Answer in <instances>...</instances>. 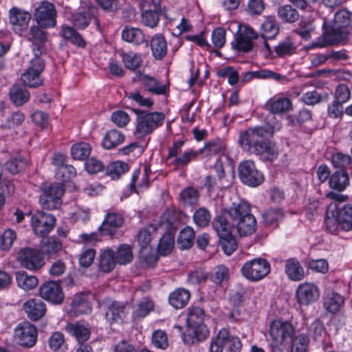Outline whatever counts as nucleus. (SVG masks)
Listing matches in <instances>:
<instances>
[{
	"mask_svg": "<svg viewBox=\"0 0 352 352\" xmlns=\"http://www.w3.org/2000/svg\"><path fill=\"white\" fill-rule=\"evenodd\" d=\"M225 151L226 145L219 139L208 142L203 148L199 150V154H204L206 157L211 155L221 156L225 154Z\"/></svg>",
	"mask_w": 352,
	"mask_h": 352,
	"instance_id": "obj_46",
	"label": "nucleus"
},
{
	"mask_svg": "<svg viewBox=\"0 0 352 352\" xmlns=\"http://www.w3.org/2000/svg\"><path fill=\"white\" fill-rule=\"evenodd\" d=\"M199 154V151L190 149L183 155L170 161V165L173 166L175 170L182 169L186 166L192 160L196 159Z\"/></svg>",
	"mask_w": 352,
	"mask_h": 352,
	"instance_id": "obj_51",
	"label": "nucleus"
},
{
	"mask_svg": "<svg viewBox=\"0 0 352 352\" xmlns=\"http://www.w3.org/2000/svg\"><path fill=\"white\" fill-rule=\"evenodd\" d=\"M61 36L73 45L84 48L86 46V41L82 35L74 28L69 25H62L60 30Z\"/></svg>",
	"mask_w": 352,
	"mask_h": 352,
	"instance_id": "obj_41",
	"label": "nucleus"
},
{
	"mask_svg": "<svg viewBox=\"0 0 352 352\" xmlns=\"http://www.w3.org/2000/svg\"><path fill=\"white\" fill-rule=\"evenodd\" d=\"M280 26L275 16H268L265 18L261 27L262 38H274L279 33Z\"/></svg>",
	"mask_w": 352,
	"mask_h": 352,
	"instance_id": "obj_32",
	"label": "nucleus"
},
{
	"mask_svg": "<svg viewBox=\"0 0 352 352\" xmlns=\"http://www.w3.org/2000/svg\"><path fill=\"white\" fill-rule=\"evenodd\" d=\"M34 16L37 23L45 28H53L56 24V10L54 5L47 1H41L35 9Z\"/></svg>",
	"mask_w": 352,
	"mask_h": 352,
	"instance_id": "obj_15",
	"label": "nucleus"
},
{
	"mask_svg": "<svg viewBox=\"0 0 352 352\" xmlns=\"http://www.w3.org/2000/svg\"><path fill=\"white\" fill-rule=\"evenodd\" d=\"M199 197L197 189L193 187H187L179 193V201L184 206H192L197 204Z\"/></svg>",
	"mask_w": 352,
	"mask_h": 352,
	"instance_id": "obj_54",
	"label": "nucleus"
},
{
	"mask_svg": "<svg viewBox=\"0 0 352 352\" xmlns=\"http://www.w3.org/2000/svg\"><path fill=\"white\" fill-rule=\"evenodd\" d=\"M153 300L148 297H144L134 307L132 313L133 317L134 318H144L153 310Z\"/></svg>",
	"mask_w": 352,
	"mask_h": 352,
	"instance_id": "obj_50",
	"label": "nucleus"
},
{
	"mask_svg": "<svg viewBox=\"0 0 352 352\" xmlns=\"http://www.w3.org/2000/svg\"><path fill=\"white\" fill-rule=\"evenodd\" d=\"M193 221L197 227L205 228L208 226L211 220V214L206 208L197 209L192 216Z\"/></svg>",
	"mask_w": 352,
	"mask_h": 352,
	"instance_id": "obj_62",
	"label": "nucleus"
},
{
	"mask_svg": "<svg viewBox=\"0 0 352 352\" xmlns=\"http://www.w3.org/2000/svg\"><path fill=\"white\" fill-rule=\"evenodd\" d=\"M10 22L16 32L26 30L31 19V14L26 11L17 8L10 10Z\"/></svg>",
	"mask_w": 352,
	"mask_h": 352,
	"instance_id": "obj_23",
	"label": "nucleus"
},
{
	"mask_svg": "<svg viewBox=\"0 0 352 352\" xmlns=\"http://www.w3.org/2000/svg\"><path fill=\"white\" fill-rule=\"evenodd\" d=\"M265 79L271 78L276 81H280L285 77L280 74L268 69H261L256 72H248L243 74L241 82L244 84L252 78Z\"/></svg>",
	"mask_w": 352,
	"mask_h": 352,
	"instance_id": "obj_39",
	"label": "nucleus"
},
{
	"mask_svg": "<svg viewBox=\"0 0 352 352\" xmlns=\"http://www.w3.org/2000/svg\"><path fill=\"white\" fill-rule=\"evenodd\" d=\"M121 36L124 41L132 43L134 45H140L144 43L148 45L145 35L140 28L126 26L122 30Z\"/></svg>",
	"mask_w": 352,
	"mask_h": 352,
	"instance_id": "obj_30",
	"label": "nucleus"
},
{
	"mask_svg": "<svg viewBox=\"0 0 352 352\" xmlns=\"http://www.w3.org/2000/svg\"><path fill=\"white\" fill-rule=\"evenodd\" d=\"M104 317L110 324L122 322L129 313V305L127 301H118L106 298L102 300Z\"/></svg>",
	"mask_w": 352,
	"mask_h": 352,
	"instance_id": "obj_6",
	"label": "nucleus"
},
{
	"mask_svg": "<svg viewBox=\"0 0 352 352\" xmlns=\"http://www.w3.org/2000/svg\"><path fill=\"white\" fill-rule=\"evenodd\" d=\"M120 55L122 57L124 66L127 69L134 71L140 66L142 58L138 54L133 52H120Z\"/></svg>",
	"mask_w": 352,
	"mask_h": 352,
	"instance_id": "obj_59",
	"label": "nucleus"
},
{
	"mask_svg": "<svg viewBox=\"0 0 352 352\" xmlns=\"http://www.w3.org/2000/svg\"><path fill=\"white\" fill-rule=\"evenodd\" d=\"M152 54L157 60H162L167 54V43L162 34L154 35L150 42Z\"/></svg>",
	"mask_w": 352,
	"mask_h": 352,
	"instance_id": "obj_35",
	"label": "nucleus"
},
{
	"mask_svg": "<svg viewBox=\"0 0 352 352\" xmlns=\"http://www.w3.org/2000/svg\"><path fill=\"white\" fill-rule=\"evenodd\" d=\"M124 140V134L118 130L113 129L106 133L102 145L105 149H112L121 144Z\"/></svg>",
	"mask_w": 352,
	"mask_h": 352,
	"instance_id": "obj_43",
	"label": "nucleus"
},
{
	"mask_svg": "<svg viewBox=\"0 0 352 352\" xmlns=\"http://www.w3.org/2000/svg\"><path fill=\"white\" fill-rule=\"evenodd\" d=\"M239 175L241 181L245 185L256 187L263 183L264 177L252 160L242 162L239 166Z\"/></svg>",
	"mask_w": 352,
	"mask_h": 352,
	"instance_id": "obj_12",
	"label": "nucleus"
},
{
	"mask_svg": "<svg viewBox=\"0 0 352 352\" xmlns=\"http://www.w3.org/2000/svg\"><path fill=\"white\" fill-rule=\"evenodd\" d=\"M205 318L204 310L198 306L191 305L187 310L186 323L189 327L195 329V333H197V329L203 332V338H206L208 334L206 327L203 325Z\"/></svg>",
	"mask_w": 352,
	"mask_h": 352,
	"instance_id": "obj_19",
	"label": "nucleus"
},
{
	"mask_svg": "<svg viewBox=\"0 0 352 352\" xmlns=\"http://www.w3.org/2000/svg\"><path fill=\"white\" fill-rule=\"evenodd\" d=\"M23 309L31 320L36 321L45 314L46 305L41 300L33 298L24 303Z\"/></svg>",
	"mask_w": 352,
	"mask_h": 352,
	"instance_id": "obj_27",
	"label": "nucleus"
},
{
	"mask_svg": "<svg viewBox=\"0 0 352 352\" xmlns=\"http://www.w3.org/2000/svg\"><path fill=\"white\" fill-rule=\"evenodd\" d=\"M93 17L91 10L77 12L72 14V21L73 25L78 30H84L89 25Z\"/></svg>",
	"mask_w": 352,
	"mask_h": 352,
	"instance_id": "obj_49",
	"label": "nucleus"
},
{
	"mask_svg": "<svg viewBox=\"0 0 352 352\" xmlns=\"http://www.w3.org/2000/svg\"><path fill=\"white\" fill-rule=\"evenodd\" d=\"M91 147L89 144L84 142L76 143L71 148V155L74 160H84L91 153Z\"/></svg>",
	"mask_w": 352,
	"mask_h": 352,
	"instance_id": "obj_55",
	"label": "nucleus"
},
{
	"mask_svg": "<svg viewBox=\"0 0 352 352\" xmlns=\"http://www.w3.org/2000/svg\"><path fill=\"white\" fill-rule=\"evenodd\" d=\"M351 19L352 13L347 10H338L335 14L333 26L314 41L309 48L326 47L346 41L349 34L347 27Z\"/></svg>",
	"mask_w": 352,
	"mask_h": 352,
	"instance_id": "obj_2",
	"label": "nucleus"
},
{
	"mask_svg": "<svg viewBox=\"0 0 352 352\" xmlns=\"http://www.w3.org/2000/svg\"><path fill=\"white\" fill-rule=\"evenodd\" d=\"M277 16L284 23L293 24L299 20L298 11L292 5L280 6L277 9Z\"/></svg>",
	"mask_w": 352,
	"mask_h": 352,
	"instance_id": "obj_40",
	"label": "nucleus"
},
{
	"mask_svg": "<svg viewBox=\"0 0 352 352\" xmlns=\"http://www.w3.org/2000/svg\"><path fill=\"white\" fill-rule=\"evenodd\" d=\"M190 298V292L184 288H177L168 296V302L171 306L178 309L184 307Z\"/></svg>",
	"mask_w": 352,
	"mask_h": 352,
	"instance_id": "obj_33",
	"label": "nucleus"
},
{
	"mask_svg": "<svg viewBox=\"0 0 352 352\" xmlns=\"http://www.w3.org/2000/svg\"><path fill=\"white\" fill-rule=\"evenodd\" d=\"M332 208L333 204H330L327 209L324 223L327 230L329 232L332 234H336L339 232L340 230H341V227L340 226L338 219L334 214Z\"/></svg>",
	"mask_w": 352,
	"mask_h": 352,
	"instance_id": "obj_58",
	"label": "nucleus"
},
{
	"mask_svg": "<svg viewBox=\"0 0 352 352\" xmlns=\"http://www.w3.org/2000/svg\"><path fill=\"white\" fill-rule=\"evenodd\" d=\"M262 216L266 226L276 227L284 219V212L280 208H270L266 210Z\"/></svg>",
	"mask_w": 352,
	"mask_h": 352,
	"instance_id": "obj_48",
	"label": "nucleus"
},
{
	"mask_svg": "<svg viewBox=\"0 0 352 352\" xmlns=\"http://www.w3.org/2000/svg\"><path fill=\"white\" fill-rule=\"evenodd\" d=\"M124 222V217L121 213L109 211L106 214L98 230L102 236H109L111 238L118 237L122 235L119 229L122 226Z\"/></svg>",
	"mask_w": 352,
	"mask_h": 352,
	"instance_id": "obj_11",
	"label": "nucleus"
},
{
	"mask_svg": "<svg viewBox=\"0 0 352 352\" xmlns=\"http://www.w3.org/2000/svg\"><path fill=\"white\" fill-rule=\"evenodd\" d=\"M332 210L338 219L341 230L350 231L352 230V205L345 204L338 208L336 203L333 202Z\"/></svg>",
	"mask_w": 352,
	"mask_h": 352,
	"instance_id": "obj_24",
	"label": "nucleus"
},
{
	"mask_svg": "<svg viewBox=\"0 0 352 352\" xmlns=\"http://www.w3.org/2000/svg\"><path fill=\"white\" fill-rule=\"evenodd\" d=\"M45 60L40 56H34L30 61L28 69L21 76L25 86L30 88L38 87L43 85V79L41 74L45 69Z\"/></svg>",
	"mask_w": 352,
	"mask_h": 352,
	"instance_id": "obj_9",
	"label": "nucleus"
},
{
	"mask_svg": "<svg viewBox=\"0 0 352 352\" xmlns=\"http://www.w3.org/2000/svg\"><path fill=\"white\" fill-rule=\"evenodd\" d=\"M42 193L39 197V204L43 209L55 210L62 204L61 197L64 190L60 185L45 186L41 188Z\"/></svg>",
	"mask_w": 352,
	"mask_h": 352,
	"instance_id": "obj_10",
	"label": "nucleus"
},
{
	"mask_svg": "<svg viewBox=\"0 0 352 352\" xmlns=\"http://www.w3.org/2000/svg\"><path fill=\"white\" fill-rule=\"evenodd\" d=\"M27 165V160L21 155H18L11 158L5 164L6 169L12 174H16L19 173L23 170Z\"/></svg>",
	"mask_w": 352,
	"mask_h": 352,
	"instance_id": "obj_63",
	"label": "nucleus"
},
{
	"mask_svg": "<svg viewBox=\"0 0 352 352\" xmlns=\"http://www.w3.org/2000/svg\"><path fill=\"white\" fill-rule=\"evenodd\" d=\"M290 342V352H307L309 340L305 334L301 333L294 336Z\"/></svg>",
	"mask_w": 352,
	"mask_h": 352,
	"instance_id": "obj_61",
	"label": "nucleus"
},
{
	"mask_svg": "<svg viewBox=\"0 0 352 352\" xmlns=\"http://www.w3.org/2000/svg\"><path fill=\"white\" fill-rule=\"evenodd\" d=\"M49 345L54 352H66L67 344L65 342L63 333L54 332L49 338Z\"/></svg>",
	"mask_w": 352,
	"mask_h": 352,
	"instance_id": "obj_56",
	"label": "nucleus"
},
{
	"mask_svg": "<svg viewBox=\"0 0 352 352\" xmlns=\"http://www.w3.org/2000/svg\"><path fill=\"white\" fill-rule=\"evenodd\" d=\"M14 336L21 346L31 348L36 342L37 330L36 327L30 322H23L15 328Z\"/></svg>",
	"mask_w": 352,
	"mask_h": 352,
	"instance_id": "obj_17",
	"label": "nucleus"
},
{
	"mask_svg": "<svg viewBox=\"0 0 352 352\" xmlns=\"http://www.w3.org/2000/svg\"><path fill=\"white\" fill-rule=\"evenodd\" d=\"M132 111L136 116L135 133L140 137L151 134L163 125L166 118L162 112H150L136 108L132 109Z\"/></svg>",
	"mask_w": 352,
	"mask_h": 352,
	"instance_id": "obj_4",
	"label": "nucleus"
},
{
	"mask_svg": "<svg viewBox=\"0 0 352 352\" xmlns=\"http://www.w3.org/2000/svg\"><path fill=\"white\" fill-rule=\"evenodd\" d=\"M182 214V212L174 208L166 209L161 217L160 226L167 232H175Z\"/></svg>",
	"mask_w": 352,
	"mask_h": 352,
	"instance_id": "obj_25",
	"label": "nucleus"
},
{
	"mask_svg": "<svg viewBox=\"0 0 352 352\" xmlns=\"http://www.w3.org/2000/svg\"><path fill=\"white\" fill-rule=\"evenodd\" d=\"M9 96L12 102L19 107L29 101L30 94L25 87L20 85H14L10 89Z\"/></svg>",
	"mask_w": 352,
	"mask_h": 352,
	"instance_id": "obj_34",
	"label": "nucleus"
},
{
	"mask_svg": "<svg viewBox=\"0 0 352 352\" xmlns=\"http://www.w3.org/2000/svg\"><path fill=\"white\" fill-rule=\"evenodd\" d=\"M65 329L69 334L74 336L79 343L87 341L91 333L88 324L82 321L68 323Z\"/></svg>",
	"mask_w": 352,
	"mask_h": 352,
	"instance_id": "obj_26",
	"label": "nucleus"
},
{
	"mask_svg": "<svg viewBox=\"0 0 352 352\" xmlns=\"http://www.w3.org/2000/svg\"><path fill=\"white\" fill-rule=\"evenodd\" d=\"M214 168L216 175H208L205 177L204 186L209 191L214 190L215 188L222 189L226 188L230 183L225 177V171L221 162L217 161L214 164Z\"/></svg>",
	"mask_w": 352,
	"mask_h": 352,
	"instance_id": "obj_22",
	"label": "nucleus"
},
{
	"mask_svg": "<svg viewBox=\"0 0 352 352\" xmlns=\"http://www.w3.org/2000/svg\"><path fill=\"white\" fill-rule=\"evenodd\" d=\"M329 183L332 189L342 192L349 185V175L344 170H337L329 177Z\"/></svg>",
	"mask_w": 352,
	"mask_h": 352,
	"instance_id": "obj_38",
	"label": "nucleus"
},
{
	"mask_svg": "<svg viewBox=\"0 0 352 352\" xmlns=\"http://www.w3.org/2000/svg\"><path fill=\"white\" fill-rule=\"evenodd\" d=\"M296 296L300 304L308 305L318 300L320 290L316 284L306 282L298 287Z\"/></svg>",
	"mask_w": 352,
	"mask_h": 352,
	"instance_id": "obj_20",
	"label": "nucleus"
},
{
	"mask_svg": "<svg viewBox=\"0 0 352 352\" xmlns=\"http://www.w3.org/2000/svg\"><path fill=\"white\" fill-rule=\"evenodd\" d=\"M56 223V218L51 214L42 211L36 212L32 217V227L34 232L37 236L45 237L54 228Z\"/></svg>",
	"mask_w": 352,
	"mask_h": 352,
	"instance_id": "obj_16",
	"label": "nucleus"
},
{
	"mask_svg": "<svg viewBox=\"0 0 352 352\" xmlns=\"http://www.w3.org/2000/svg\"><path fill=\"white\" fill-rule=\"evenodd\" d=\"M16 279L19 287L25 291L35 288L38 285V279L34 276L28 275L24 271L16 273Z\"/></svg>",
	"mask_w": 352,
	"mask_h": 352,
	"instance_id": "obj_52",
	"label": "nucleus"
},
{
	"mask_svg": "<svg viewBox=\"0 0 352 352\" xmlns=\"http://www.w3.org/2000/svg\"><path fill=\"white\" fill-rule=\"evenodd\" d=\"M195 232L192 228L186 226L180 232L177 237V245L181 250H188L194 244Z\"/></svg>",
	"mask_w": 352,
	"mask_h": 352,
	"instance_id": "obj_45",
	"label": "nucleus"
},
{
	"mask_svg": "<svg viewBox=\"0 0 352 352\" xmlns=\"http://www.w3.org/2000/svg\"><path fill=\"white\" fill-rule=\"evenodd\" d=\"M212 226L219 237L231 234L232 230H233L232 223L228 222L227 217L223 214H217L214 218Z\"/></svg>",
	"mask_w": 352,
	"mask_h": 352,
	"instance_id": "obj_44",
	"label": "nucleus"
},
{
	"mask_svg": "<svg viewBox=\"0 0 352 352\" xmlns=\"http://www.w3.org/2000/svg\"><path fill=\"white\" fill-rule=\"evenodd\" d=\"M115 252L109 248L103 250L98 258V267L104 273L111 272L116 265Z\"/></svg>",
	"mask_w": 352,
	"mask_h": 352,
	"instance_id": "obj_36",
	"label": "nucleus"
},
{
	"mask_svg": "<svg viewBox=\"0 0 352 352\" xmlns=\"http://www.w3.org/2000/svg\"><path fill=\"white\" fill-rule=\"evenodd\" d=\"M129 170L128 164L122 161H116L109 164L107 173L112 179H118L120 175Z\"/></svg>",
	"mask_w": 352,
	"mask_h": 352,
	"instance_id": "obj_64",
	"label": "nucleus"
},
{
	"mask_svg": "<svg viewBox=\"0 0 352 352\" xmlns=\"http://www.w3.org/2000/svg\"><path fill=\"white\" fill-rule=\"evenodd\" d=\"M28 40L32 42L34 56H40L46 53L47 32L38 26H33L30 31Z\"/></svg>",
	"mask_w": 352,
	"mask_h": 352,
	"instance_id": "obj_21",
	"label": "nucleus"
},
{
	"mask_svg": "<svg viewBox=\"0 0 352 352\" xmlns=\"http://www.w3.org/2000/svg\"><path fill=\"white\" fill-rule=\"evenodd\" d=\"M155 226L150 224L141 229L137 236L138 242L141 247L140 257L145 261L148 267H151L156 263L157 258L147 250H151V242L155 237Z\"/></svg>",
	"mask_w": 352,
	"mask_h": 352,
	"instance_id": "obj_7",
	"label": "nucleus"
},
{
	"mask_svg": "<svg viewBox=\"0 0 352 352\" xmlns=\"http://www.w3.org/2000/svg\"><path fill=\"white\" fill-rule=\"evenodd\" d=\"M272 352H283L295 335V327L287 321L275 320L270 324Z\"/></svg>",
	"mask_w": 352,
	"mask_h": 352,
	"instance_id": "obj_5",
	"label": "nucleus"
},
{
	"mask_svg": "<svg viewBox=\"0 0 352 352\" xmlns=\"http://www.w3.org/2000/svg\"><path fill=\"white\" fill-rule=\"evenodd\" d=\"M309 333L315 341L322 343L327 336L324 323L319 319L315 320L309 326Z\"/></svg>",
	"mask_w": 352,
	"mask_h": 352,
	"instance_id": "obj_53",
	"label": "nucleus"
},
{
	"mask_svg": "<svg viewBox=\"0 0 352 352\" xmlns=\"http://www.w3.org/2000/svg\"><path fill=\"white\" fill-rule=\"evenodd\" d=\"M274 133V127L269 124L248 128L240 133L239 143L243 151L259 156L263 161L272 162L278 155L276 144L272 140Z\"/></svg>",
	"mask_w": 352,
	"mask_h": 352,
	"instance_id": "obj_1",
	"label": "nucleus"
},
{
	"mask_svg": "<svg viewBox=\"0 0 352 352\" xmlns=\"http://www.w3.org/2000/svg\"><path fill=\"white\" fill-rule=\"evenodd\" d=\"M115 259L120 265H126L131 262L133 259L132 250L127 244L120 245L115 252Z\"/></svg>",
	"mask_w": 352,
	"mask_h": 352,
	"instance_id": "obj_60",
	"label": "nucleus"
},
{
	"mask_svg": "<svg viewBox=\"0 0 352 352\" xmlns=\"http://www.w3.org/2000/svg\"><path fill=\"white\" fill-rule=\"evenodd\" d=\"M140 81L144 89L152 94L165 95L168 89V86L163 85L159 80L147 74L142 75Z\"/></svg>",
	"mask_w": 352,
	"mask_h": 352,
	"instance_id": "obj_28",
	"label": "nucleus"
},
{
	"mask_svg": "<svg viewBox=\"0 0 352 352\" xmlns=\"http://www.w3.org/2000/svg\"><path fill=\"white\" fill-rule=\"evenodd\" d=\"M285 272L288 278L293 281H300L305 277L304 268L296 258H290L285 261Z\"/></svg>",
	"mask_w": 352,
	"mask_h": 352,
	"instance_id": "obj_29",
	"label": "nucleus"
},
{
	"mask_svg": "<svg viewBox=\"0 0 352 352\" xmlns=\"http://www.w3.org/2000/svg\"><path fill=\"white\" fill-rule=\"evenodd\" d=\"M267 109L273 114H280L289 111L292 109V103L288 98L271 99L266 104Z\"/></svg>",
	"mask_w": 352,
	"mask_h": 352,
	"instance_id": "obj_37",
	"label": "nucleus"
},
{
	"mask_svg": "<svg viewBox=\"0 0 352 352\" xmlns=\"http://www.w3.org/2000/svg\"><path fill=\"white\" fill-rule=\"evenodd\" d=\"M41 247L43 254L52 256L56 255L62 250L63 244L58 238L50 236L43 240Z\"/></svg>",
	"mask_w": 352,
	"mask_h": 352,
	"instance_id": "obj_47",
	"label": "nucleus"
},
{
	"mask_svg": "<svg viewBox=\"0 0 352 352\" xmlns=\"http://www.w3.org/2000/svg\"><path fill=\"white\" fill-rule=\"evenodd\" d=\"M40 296L54 305H60L64 300V293L60 282L47 281L39 288Z\"/></svg>",
	"mask_w": 352,
	"mask_h": 352,
	"instance_id": "obj_18",
	"label": "nucleus"
},
{
	"mask_svg": "<svg viewBox=\"0 0 352 352\" xmlns=\"http://www.w3.org/2000/svg\"><path fill=\"white\" fill-rule=\"evenodd\" d=\"M18 260L22 267L32 271H37L45 265L42 253L35 248H22L19 252Z\"/></svg>",
	"mask_w": 352,
	"mask_h": 352,
	"instance_id": "obj_13",
	"label": "nucleus"
},
{
	"mask_svg": "<svg viewBox=\"0 0 352 352\" xmlns=\"http://www.w3.org/2000/svg\"><path fill=\"white\" fill-rule=\"evenodd\" d=\"M232 221V229H236L240 236H247L256 231V221L252 214L250 204L245 201L233 203L228 210Z\"/></svg>",
	"mask_w": 352,
	"mask_h": 352,
	"instance_id": "obj_3",
	"label": "nucleus"
},
{
	"mask_svg": "<svg viewBox=\"0 0 352 352\" xmlns=\"http://www.w3.org/2000/svg\"><path fill=\"white\" fill-rule=\"evenodd\" d=\"M271 267L263 258H256L245 262L241 269L242 275L252 281H258L269 274Z\"/></svg>",
	"mask_w": 352,
	"mask_h": 352,
	"instance_id": "obj_8",
	"label": "nucleus"
},
{
	"mask_svg": "<svg viewBox=\"0 0 352 352\" xmlns=\"http://www.w3.org/2000/svg\"><path fill=\"white\" fill-rule=\"evenodd\" d=\"M91 311V303L88 301L86 296L83 294H76L71 303V312L75 316L82 314H88Z\"/></svg>",
	"mask_w": 352,
	"mask_h": 352,
	"instance_id": "obj_31",
	"label": "nucleus"
},
{
	"mask_svg": "<svg viewBox=\"0 0 352 352\" xmlns=\"http://www.w3.org/2000/svg\"><path fill=\"white\" fill-rule=\"evenodd\" d=\"M344 302V298L339 294L331 292L324 298L323 305L329 313L338 312Z\"/></svg>",
	"mask_w": 352,
	"mask_h": 352,
	"instance_id": "obj_42",
	"label": "nucleus"
},
{
	"mask_svg": "<svg viewBox=\"0 0 352 352\" xmlns=\"http://www.w3.org/2000/svg\"><path fill=\"white\" fill-rule=\"evenodd\" d=\"M258 37V34L253 28L243 25L240 28L234 40L232 42V46L238 52H248L254 47L253 41Z\"/></svg>",
	"mask_w": 352,
	"mask_h": 352,
	"instance_id": "obj_14",
	"label": "nucleus"
},
{
	"mask_svg": "<svg viewBox=\"0 0 352 352\" xmlns=\"http://www.w3.org/2000/svg\"><path fill=\"white\" fill-rule=\"evenodd\" d=\"M175 232H167L164 234L158 244V252L161 255L166 256L170 254L175 244Z\"/></svg>",
	"mask_w": 352,
	"mask_h": 352,
	"instance_id": "obj_57",
	"label": "nucleus"
}]
</instances>
